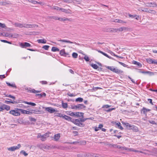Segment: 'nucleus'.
I'll return each instance as SVG.
<instances>
[{"mask_svg":"<svg viewBox=\"0 0 157 157\" xmlns=\"http://www.w3.org/2000/svg\"><path fill=\"white\" fill-rule=\"evenodd\" d=\"M20 111V109L16 108L15 109L10 110L9 112V113L15 117H18L21 115Z\"/></svg>","mask_w":157,"mask_h":157,"instance_id":"f257e3e1","label":"nucleus"},{"mask_svg":"<svg viewBox=\"0 0 157 157\" xmlns=\"http://www.w3.org/2000/svg\"><path fill=\"white\" fill-rule=\"evenodd\" d=\"M50 134L49 132H47L43 135H41L40 133L38 134L37 138H40V140L42 141H44L47 138L49 137V135Z\"/></svg>","mask_w":157,"mask_h":157,"instance_id":"f03ea898","label":"nucleus"},{"mask_svg":"<svg viewBox=\"0 0 157 157\" xmlns=\"http://www.w3.org/2000/svg\"><path fill=\"white\" fill-rule=\"evenodd\" d=\"M72 122L76 125L80 127H83L84 124L81 123V119H73Z\"/></svg>","mask_w":157,"mask_h":157,"instance_id":"7ed1b4c3","label":"nucleus"},{"mask_svg":"<svg viewBox=\"0 0 157 157\" xmlns=\"http://www.w3.org/2000/svg\"><path fill=\"white\" fill-rule=\"evenodd\" d=\"M43 108L50 113H52L55 112H57V110L51 107H43Z\"/></svg>","mask_w":157,"mask_h":157,"instance_id":"20e7f679","label":"nucleus"},{"mask_svg":"<svg viewBox=\"0 0 157 157\" xmlns=\"http://www.w3.org/2000/svg\"><path fill=\"white\" fill-rule=\"evenodd\" d=\"M20 45L23 48H26L27 47L30 48L32 47L29 43L26 42L21 43Z\"/></svg>","mask_w":157,"mask_h":157,"instance_id":"39448f33","label":"nucleus"},{"mask_svg":"<svg viewBox=\"0 0 157 157\" xmlns=\"http://www.w3.org/2000/svg\"><path fill=\"white\" fill-rule=\"evenodd\" d=\"M10 106L3 104L0 106V112L2 111L3 110L5 109L7 111L10 110Z\"/></svg>","mask_w":157,"mask_h":157,"instance_id":"423d86ee","label":"nucleus"},{"mask_svg":"<svg viewBox=\"0 0 157 157\" xmlns=\"http://www.w3.org/2000/svg\"><path fill=\"white\" fill-rule=\"evenodd\" d=\"M21 147V145L20 144H18L17 146H14L7 148L8 151H14L15 150L18 149Z\"/></svg>","mask_w":157,"mask_h":157,"instance_id":"0eeeda50","label":"nucleus"},{"mask_svg":"<svg viewBox=\"0 0 157 157\" xmlns=\"http://www.w3.org/2000/svg\"><path fill=\"white\" fill-rule=\"evenodd\" d=\"M38 146L44 150H49L51 149L50 146L46 144H41L38 145Z\"/></svg>","mask_w":157,"mask_h":157,"instance_id":"6e6552de","label":"nucleus"},{"mask_svg":"<svg viewBox=\"0 0 157 157\" xmlns=\"http://www.w3.org/2000/svg\"><path fill=\"white\" fill-rule=\"evenodd\" d=\"M146 6L152 7H157V4L155 2H151L150 3H146L145 4Z\"/></svg>","mask_w":157,"mask_h":157,"instance_id":"1a4fd4ad","label":"nucleus"},{"mask_svg":"<svg viewBox=\"0 0 157 157\" xmlns=\"http://www.w3.org/2000/svg\"><path fill=\"white\" fill-rule=\"evenodd\" d=\"M73 116L76 117L78 118L81 117H83V113L82 112H73Z\"/></svg>","mask_w":157,"mask_h":157,"instance_id":"9d476101","label":"nucleus"},{"mask_svg":"<svg viewBox=\"0 0 157 157\" xmlns=\"http://www.w3.org/2000/svg\"><path fill=\"white\" fill-rule=\"evenodd\" d=\"M20 111H21L22 114H26L28 115H31L33 114L32 112L28 111L23 109H20Z\"/></svg>","mask_w":157,"mask_h":157,"instance_id":"9b49d317","label":"nucleus"},{"mask_svg":"<svg viewBox=\"0 0 157 157\" xmlns=\"http://www.w3.org/2000/svg\"><path fill=\"white\" fill-rule=\"evenodd\" d=\"M122 124L127 129L129 130H131L133 125L131 124L125 122H122Z\"/></svg>","mask_w":157,"mask_h":157,"instance_id":"f8f14e48","label":"nucleus"},{"mask_svg":"<svg viewBox=\"0 0 157 157\" xmlns=\"http://www.w3.org/2000/svg\"><path fill=\"white\" fill-rule=\"evenodd\" d=\"M147 62L150 64H157V60L155 59H152L150 58L146 59Z\"/></svg>","mask_w":157,"mask_h":157,"instance_id":"ddd939ff","label":"nucleus"},{"mask_svg":"<svg viewBox=\"0 0 157 157\" xmlns=\"http://www.w3.org/2000/svg\"><path fill=\"white\" fill-rule=\"evenodd\" d=\"M12 24L14 25L16 27H18L20 28H22L23 24L18 22H14L11 21Z\"/></svg>","mask_w":157,"mask_h":157,"instance_id":"4468645a","label":"nucleus"},{"mask_svg":"<svg viewBox=\"0 0 157 157\" xmlns=\"http://www.w3.org/2000/svg\"><path fill=\"white\" fill-rule=\"evenodd\" d=\"M60 137V133H58L55 135L53 138V140L55 141H58L59 140Z\"/></svg>","mask_w":157,"mask_h":157,"instance_id":"2eb2a0df","label":"nucleus"},{"mask_svg":"<svg viewBox=\"0 0 157 157\" xmlns=\"http://www.w3.org/2000/svg\"><path fill=\"white\" fill-rule=\"evenodd\" d=\"M114 146V147L115 148H117L119 149H121L122 150H127V148L125 147H121L120 145H117V144H115Z\"/></svg>","mask_w":157,"mask_h":157,"instance_id":"dca6fc26","label":"nucleus"},{"mask_svg":"<svg viewBox=\"0 0 157 157\" xmlns=\"http://www.w3.org/2000/svg\"><path fill=\"white\" fill-rule=\"evenodd\" d=\"M127 28L126 27H121L119 28V29H114V31L115 32H117L118 31H122L123 30H125L126 29H127Z\"/></svg>","mask_w":157,"mask_h":157,"instance_id":"f3484780","label":"nucleus"},{"mask_svg":"<svg viewBox=\"0 0 157 157\" xmlns=\"http://www.w3.org/2000/svg\"><path fill=\"white\" fill-rule=\"evenodd\" d=\"M150 109H146L144 107L141 111V113H143L144 114L147 115V113L150 111Z\"/></svg>","mask_w":157,"mask_h":157,"instance_id":"a211bd4d","label":"nucleus"},{"mask_svg":"<svg viewBox=\"0 0 157 157\" xmlns=\"http://www.w3.org/2000/svg\"><path fill=\"white\" fill-rule=\"evenodd\" d=\"M59 41H61L62 42H67V43H74L75 44L78 45H79V44H78H78L75 42H74L73 43L72 42L70 41L69 40H60Z\"/></svg>","mask_w":157,"mask_h":157,"instance_id":"6ab92c4d","label":"nucleus"},{"mask_svg":"<svg viewBox=\"0 0 157 157\" xmlns=\"http://www.w3.org/2000/svg\"><path fill=\"white\" fill-rule=\"evenodd\" d=\"M63 118L68 121H71V122L73 120L71 117L64 115H63Z\"/></svg>","mask_w":157,"mask_h":157,"instance_id":"aec40b11","label":"nucleus"},{"mask_svg":"<svg viewBox=\"0 0 157 157\" xmlns=\"http://www.w3.org/2000/svg\"><path fill=\"white\" fill-rule=\"evenodd\" d=\"M85 107L86 106L83 104H79L77 105L78 109H84Z\"/></svg>","mask_w":157,"mask_h":157,"instance_id":"412c9836","label":"nucleus"},{"mask_svg":"<svg viewBox=\"0 0 157 157\" xmlns=\"http://www.w3.org/2000/svg\"><path fill=\"white\" fill-rule=\"evenodd\" d=\"M28 91L30 93H32L34 94H36L37 93L40 92L41 91L36 90L34 89H32L31 90H28Z\"/></svg>","mask_w":157,"mask_h":157,"instance_id":"4be33fe9","label":"nucleus"},{"mask_svg":"<svg viewBox=\"0 0 157 157\" xmlns=\"http://www.w3.org/2000/svg\"><path fill=\"white\" fill-rule=\"evenodd\" d=\"M60 53L61 55L64 56H65L68 55V53H66L65 52L64 50H62L60 51Z\"/></svg>","mask_w":157,"mask_h":157,"instance_id":"5701e85b","label":"nucleus"},{"mask_svg":"<svg viewBox=\"0 0 157 157\" xmlns=\"http://www.w3.org/2000/svg\"><path fill=\"white\" fill-rule=\"evenodd\" d=\"M37 41L39 43L45 44L46 43V40L44 39H40L38 40Z\"/></svg>","mask_w":157,"mask_h":157,"instance_id":"b1692460","label":"nucleus"},{"mask_svg":"<svg viewBox=\"0 0 157 157\" xmlns=\"http://www.w3.org/2000/svg\"><path fill=\"white\" fill-rule=\"evenodd\" d=\"M23 102L25 104H26L28 105H29L33 106H35L36 105V104L33 102H28L25 101H24Z\"/></svg>","mask_w":157,"mask_h":157,"instance_id":"393cba45","label":"nucleus"},{"mask_svg":"<svg viewBox=\"0 0 157 157\" xmlns=\"http://www.w3.org/2000/svg\"><path fill=\"white\" fill-rule=\"evenodd\" d=\"M113 72L117 73H122L123 72V71H121L120 70H118V69L117 68H114V70L113 71Z\"/></svg>","mask_w":157,"mask_h":157,"instance_id":"a878e982","label":"nucleus"},{"mask_svg":"<svg viewBox=\"0 0 157 157\" xmlns=\"http://www.w3.org/2000/svg\"><path fill=\"white\" fill-rule=\"evenodd\" d=\"M114 22H115L121 23L123 24H125L126 23V22L124 21L123 20L119 19H116L115 21H114Z\"/></svg>","mask_w":157,"mask_h":157,"instance_id":"bb28decb","label":"nucleus"},{"mask_svg":"<svg viewBox=\"0 0 157 157\" xmlns=\"http://www.w3.org/2000/svg\"><path fill=\"white\" fill-rule=\"evenodd\" d=\"M30 110L31 111V112H32L33 114H38L40 112V111L38 109Z\"/></svg>","mask_w":157,"mask_h":157,"instance_id":"cd10ccee","label":"nucleus"},{"mask_svg":"<svg viewBox=\"0 0 157 157\" xmlns=\"http://www.w3.org/2000/svg\"><path fill=\"white\" fill-rule=\"evenodd\" d=\"M132 128V129H131V130H132L134 132H137L138 131L137 127L134 126L133 125Z\"/></svg>","mask_w":157,"mask_h":157,"instance_id":"c85d7f7f","label":"nucleus"},{"mask_svg":"<svg viewBox=\"0 0 157 157\" xmlns=\"http://www.w3.org/2000/svg\"><path fill=\"white\" fill-rule=\"evenodd\" d=\"M38 26V25L36 24H29V28H33Z\"/></svg>","mask_w":157,"mask_h":157,"instance_id":"c756f323","label":"nucleus"},{"mask_svg":"<svg viewBox=\"0 0 157 157\" xmlns=\"http://www.w3.org/2000/svg\"><path fill=\"white\" fill-rule=\"evenodd\" d=\"M128 150L129 151H132L135 152H140V153H142L143 152L141 151H139L137 150H136L134 149H128L127 150Z\"/></svg>","mask_w":157,"mask_h":157,"instance_id":"7c9ffc66","label":"nucleus"},{"mask_svg":"<svg viewBox=\"0 0 157 157\" xmlns=\"http://www.w3.org/2000/svg\"><path fill=\"white\" fill-rule=\"evenodd\" d=\"M116 124L117 125L118 127L119 128L121 129V130L123 129V128L121 126V124L119 122H117L116 123Z\"/></svg>","mask_w":157,"mask_h":157,"instance_id":"2f4dec72","label":"nucleus"},{"mask_svg":"<svg viewBox=\"0 0 157 157\" xmlns=\"http://www.w3.org/2000/svg\"><path fill=\"white\" fill-rule=\"evenodd\" d=\"M29 24H23L22 25V28H29Z\"/></svg>","mask_w":157,"mask_h":157,"instance_id":"473e14b6","label":"nucleus"},{"mask_svg":"<svg viewBox=\"0 0 157 157\" xmlns=\"http://www.w3.org/2000/svg\"><path fill=\"white\" fill-rule=\"evenodd\" d=\"M66 113L67 115H70L72 117L73 116V114H74L73 112L71 111H67L66 112Z\"/></svg>","mask_w":157,"mask_h":157,"instance_id":"72a5a7b5","label":"nucleus"},{"mask_svg":"<svg viewBox=\"0 0 157 157\" xmlns=\"http://www.w3.org/2000/svg\"><path fill=\"white\" fill-rule=\"evenodd\" d=\"M114 29L108 28V29H105L104 30V31L110 32H112V31H114V30H113Z\"/></svg>","mask_w":157,"mask_h":157,"instance_id":"f704fd0d","label":"nucleus"},{"mask_svg":"<svg viewBox=\"0 0 157 157\" xmlns=\"http://www.w3.org/2000/svg\"><path fill=\"white\" fill-rule=\"evenodd\" d=\"M148 13H152L153 14H155L156 13V12L155 11L150 10L148 9Z\"/></svg>","mask_w":157,"mask_h":157,"instance_id":"c9c22d12","label":"nucleus"},{"mask_svg":"<svg viewBox=\"0 0 157 157\" xmlns=\"http://www.w3.org/2000/svg\"><path fill=\"white\" fill-rule=\"evenodd\" d=\"M91 66L94 69H97L98 68V67L96 64L92 63L91 65Z\"/></svg>","mask_w":157,"mask_h":157,"instance_id":"e433bc0d","label":"nucleus"},{"mask_svg":"<svg viewBox=\"0 0 157 157\" xmlns=\"http://www.w3.org/2000/svg\"><path fill=\"white\" fill-rule=\"evenodd\" d=\"M12 35L10 33H6L5 34V36L9 38L12 37Z\"/></svg>","mask_w":157,"mask_h":157,"instance_id":"4c0bfd02","label":"nucleus"},{"mask_svg":"<svg viewBox=\"0 0 157 157\" xmlns=\"http://www.w3.org/2000/svg\"><path fill=\"white\" fill-rule=\"evenodd\" d=\"M133 64H135L137 65L139 67H141V65L139 63L137 62L136 61H134L133 62Z\"/></svg>","mask_w":157,"mask_h":157,"instance_id":"58836bf2","label":"nucleus"},{"mask_svg":"<svg viewBox=\"0 0 157 157\" xmlns=\"http://www.w3.org/2000/svg\"><path fill=\"white\" fill-rule=\"evenodd\" d=\"M58 17L56 16H48V19H53L56 20H57Z\"/></svg>","mask_w":157,"mask_h":157,"instance_id":"ea45409f","label":"nucleus"},{"mask_svg":"<svg viewBox=\"0 0 157 157\" xmlns=\"http://www.w3.org/2000/svg\"><path fill=\"white\" fill-rule=\"evenodd\" d=\"M98 52H100L101 53L103 54V55H104L105 56H106V57H108L110 59L111 57H110L108 55H107L106 54L103 52L100 51H98Z\"/></svg>","mask_w":157,"mask_h":157,"instance_id":"a19ab883","label":"nucleus"},{"mask_svg":"<svg viewBox=\"0 0 157 157\" xmlns=\"http://www.w3.org/2000/svg\"><path fill=\"white\" fill-rule=\"evenodd\" d=\"M83 100V99L82 98H76L75 100V101H79V102H82Z\"/></svg>","mask_w":157,"mask_h":157,"instance_id":"79ce46f5","label":"nucleus"},{"mask_svg":"<svg viewBox=\"0 0 157 157\" xmlns=\"http://www.w3.org/2000/svg\"><path fill=\"white\" fill-rule=\"evenodd\" d=\"M21 154H23L24 156H26L28 155V154L26 153L25 151L24 150H22L20 152Z\"/></svg>","mask_w":157,"mask_h":157,"instance_id":"37998d69","label":"nucleus"},{"mask_svg":"<svg viewBox=\"0 0 157 157\" xmlns=\"http://www.w3.org/2000/svg\"><path fill=\"white\" fill-rule=\"evenodd\" d=\"M53 9L54 10H61V8H60L57 6H54L53 7Z\"/></svg>","mask_w":157,"mask_h":157,"instance_id":"c03bdc74","label":"nucleus"},{"mask_svg":"<svg viewBox=\"0 0 157 157\" xmlns=\"http://www.w3.org/2000/svg\"><path fill=\"white\" fill-rule=\"evenodd\" d=\"M63 115H63L61 113H57L56 114V116L57 117H62L63 118Z\"/></svg>","mask_w":157,"mask_h":157,"instance_id":"a18cd8bd","label":"nucleus"},{"mask_svg":"<svg viewBox=\"0 0 157 157\" xmlns=\"http://www.w3.org/2000/svg\"><path fill=\"white\" fill-rule=\"evenodd\" d=\"M85 56L84 57V59L86 61H89L90 60V59L86 55H84Z\"/></svg>","mask_w":157,"mask_h":157,"instance_id":"49530a36","label":"nucleus"},{"mask_svg":"<svg viewBox=\"0 0 157 157\" xmlns=\"http://www.w3.org/2000/svg\"><path fill=\"white\" fill-rule=\"evenodd\" d=\"M62 107L64 108H67V103H62Z\"/></svg>","mask_w":157,"mask_h":157,"instance_id":"de8ad7c7","label":"nucleus"},{"mask_svg":"<svg viewBox=\"0 0 157 157\" xmlns=\"http://www.w3.org/2000/svg\"><path fill=\"white\" fill-rule=\"evenodd\" d=\"M72 56L73 58H76L78 56V54L76 53H73L72 54Z\"/></svg>","mask_w":157,"mask_h":157,"instance_id":"09e8293b","label":"nucleus"},{"mask_svg":"<svg viewBox=\"0 0 157 157\" xmlns=\"http://www.w3.org/2000/svg\"><path fill=\"white\" fill-rule=\"evenodd\" d=\"M128 16L129 17H131L132 18H133L134 17H135V16H136V14H128Z\"/></svg>","mask_w":157,"mask_h":157,"instance_id":"8fccbe9b","label":"nucleus"},{"mask_svg":"<svg viewBox=\"0 0 157 157\" xmlns=\"http://www.w3.org/2000/svg\"><path fill=\"white\" fill-rule=\"evenodd\" d=\"M49 47V46L48 45H44L42 47L44 49H48Z\"/></svg>","mask_w":157,"mask_h":157,"instance_id":"3c124183","label":"nucleus"},{"mask_svg":"<svg viewBox=\"0 0 157 157\" xmlns=\"http://www.w3.org/2000/svg\"><path fill=\"white\" fill-rule=\"evenodd\" d=\"M0 26L2 28H7V27H6V25L2 23L1 24V25Z\"/></svg>","mask_w":157,"mask_h":157,"instance_id":"603ef678","label":"nucleus"},{"mask_svg":"<svg viewBox=\"0 0 157 157\" xmlns=\"http://www.w3.org/2000/svg\"><path fill=\"white\" fill-rule=\"evenodd\" d=\"M111 106L110 105H103V106H102V108H109V107H110Z\"/></svg>","mask_w":157,"mask_h":157,"instance_id":"864d4df0","label":"nucleus"},{"mask_svg":"<svg viewBox=\"0 0 157 157\" xmlns=\"http://www.w3.org/2000/svg\"><path fill=\"white\" fill-rule=\"evenodd\" d=\"M114 67H108V68L109 69H110V70H111L112 71H113L114 69Z\"/></svg>","mask_w":157,"mask_h":157,"instance_id":"5fc2aeb1","label":"nucleus"},{"mask_svg":"<svg viewBox=\"0 0 157 157\" xmlns=\"http://www.w3.org/2000/svg\"><path fill=\"white\" fill-rule=\"evenodd\" d=\"M71 108L73 109H78L77 105L74 106H72Z\"/></svg>","mask_w":157,"mask_h":157,"instance_id":"6e6d98bb","label":"nucleus"},{"mask_svg":"<svg viewBox=\"0 0 157 157\" xmlns=\"http://www.w3.org/2000/svg\"><path fill=\"white\" fill-rule=\"evenodd\" d=\"M61 10L62 12H64L65 13H68V10L65 9H62Z\"/></svg>","mask_w":157,"mask_h":157,"instance_id":"4d7b16f0","label":"nucleus"},{"mask_svg":"<svg viewBox=\"0 0 157 157\" xmlns=\"http://www.w3.org/2000/svg\"><path fill=\"white\" fill-rule=\"evenodd\" d=\"M149 122L152 124H156L155 122L154 121H149Z\"/></svg>","mask_w":157,"mask_h":157,"instance_id":"13d9d810","label":"nucleus"},{"mask_svg":"<svg viewBox=\"0 0 157 157\" xmlns=\"http://www.w3.org/2000/svg\"><path fill=\"white\" fill-rule=\"evenodd\" d=\"M29 1L30 2H31L32 3L34 4H36V3H37V1L34 0H30Z\"/></svg>","mask_w":157,"mask_h":157,"instance_id":"bf43d9fd","label":"nucleus"},{"mask_svg":"<svg viewBox=\"0 0 157 157\" xmlns=\"http://www.w3.org/2000/svg\"><path fill=\"white\" fill-rule=\"evenodd\" d=\"M148 9L147 8H145L144 10H142V11L143 12H145L148 13Z\"/></svg>","mask_w":157,"mask_h":157,"instance_id":"052dcab7","label":"nucleus"},{"mask_svg":"<svg viewBox=\"0 0 157 157\" xmlns=\"http://www.w3.org/2000/svg\"><path fill=\"white\" fill-rule=\"evenodd\" d=\"M57 20H59L60 21H64L65 20L62 18H60L58 17H57Z\"/></svg>","mask_w":157,"mask_h":157,"instance_id":"680f3d73","label":"nucleus"},{"mask_svg":"<svg viewBox=\"0 0 157 157\" xmlns=\"http://www.w3.org/2000/svg\"><path fill=\"white\" fill-rule=\"evenodd\" d=\"M7 84L9 86H12V87H15V85L11 84L10 83L8 82H6Z\"/></svg>","mask_w":157,"mask_h":157,"instance_id":"e2e57ef3","label":"nucleus"},{"mask_svg":"<svg viewBox=\"0 0 157 157\" xmlns=\"http://www.w3.org/2000/svg\"><path fill=\"white\" fill-rule=\"evenodd\" d=\"M30 120L31 121H36V119H35L33 117L30 118Z\"/></svg>","mask_w":157,"mask_h":157,"instance_id":"0e129e2a","label":"nucleus"},{"mask_svg":"<svg viewBox=\"0 0 157 157\" xmlns=\"http://www.w3.org/2000/svg\"><path fill=\"white\" fill-rule=\"evenodd\" d=\"M135 19L137 20H139L140 19V16L137 15H136V16H135Z\"/></svg>","mask_w":157,"mask_h":157,"instance_id":"69168bd1","label":"nucleus"},{"mask_svg":"<svg viewBox=\"0 0 157 157\" xmlns=\"http://www.w3.org/2000/svg\"><path fill=\"white\" fill-rule=\"evenodd\" d=\"M97 44H101V45H102V46H104V45H105L104 43L103 42H98Z\"/></svg>","mask_w":157,"mask_h":157,"instance_id":"338daca9","label":"nucleus"},{"mask_svg":"<svg viewBox=\"0 0 157 157\" xmlns=\"http://www.w3.org/2000/svg\"><path fill=\"white\" fill-rule=\"evenodd\" d=\"M115 109V108H112V109H110L109 110H107L106 111L107 112H109L111 111H112L113 110Z\"/></svg>","mask_w":157,"mask_h":157,"instance_id":"774afa93","label":"nucleus"}]
</instances>
